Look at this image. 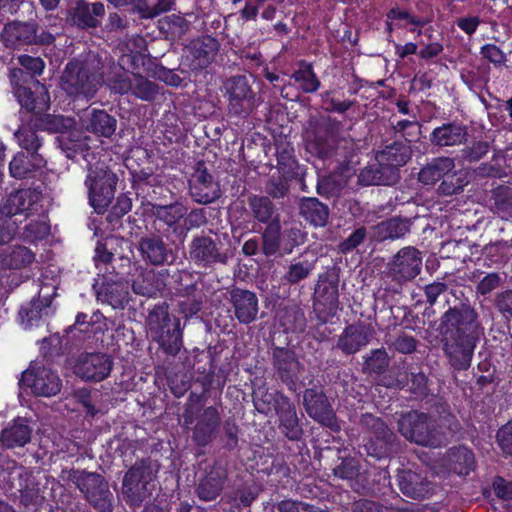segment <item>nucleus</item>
Wrapping results in <instances>:
<instances>
[{
    "label": "nucleus",
    "mask_w": 512,
    "mask_h": 512,
    "mask_svg": "<svg viewBox=\"0 0 512 512\" xmlns=\"http://www.w3.org/2000/svg\"><path fill=\"white\" fill-rule=\"evenodd\" d=\"M40 192L32 189H20L11 193L0 208L11 218L24 214L40 200Z\"/></svg>",
    "instance_id": "obj_38"
},
{
    "label": "nucleus",
    "mask_w": 512,
    "mask_h": 512,
    "mask_svg": "<svg viewBox=\"0 0 512 512\" xmlns=\"http://www.w3.org/2000/svg\"><path fill=\"white\" fill-rule=\"evenodd\" d=\"M151 212L157 220L173 227L186 215L187 208L179 202L169 205L152 204Z\"/></svg>",
    "instance_id": "obj_53"
},
{
    "label": "nucleus",
    "mask_w": 512,
    "mask_h": 512,
    "mask_svg": "<svg viewBox=\"0 0 512 512\" xmlns=\"http://www.w3.org/2000/svg\"><path fill=\"white\" fill-rule=\"evenodd\" d=\"M227 480V471L219 465L213 468L203 477L197 486V495L203 501H213L222 492Z\"/></svg>",
    "instance_id": "obj_35"
},
{
    "label": "nucleus",
    "mask_w": 512,
    "mask_h": 512,
    "mask_svg": "<svg viewBox=\"0 0 512 512\" xmlns=\"http://www.w3.org/2000/svg\"><path fill=\"white\" fill-rule=\"evenodd\" d=\"M38 127L34 126V121L30 119L20 126L14 133L18 145L27 153H39L42 146V139L38 136Z\"/></svg>",
    "instance_id": "obj_48"
},
{
    "label": "nucleus",
    "mask_w": 512,
    "mask_h": 512,
    "mask_svg": "<svg viewBox=\"0 0 512 512\" xmlns=\"http://www.w3.org/2000/svg\"><path fill=\"white\" fill-rule=\"evenodd\" d=\"M467 127L456 123L448 122L433 129L430 134V143L439 148L460 146L467 141Z\"/></svg>",
    "instance_id": "obj_30"
},
{
    "label": "nucleus",
    "mask_w": 512,
    "mask_h": 512,
    "mask_svg": "<svg viewBox=\"0 0 512 512\" xmlns=\"http://www.w3.org/2000/svg\"><path fill=\"white\" fill-rule=\"evenodd\" d=\"M104 15L103 3L76 0L68 11V20L78 28L89 29L98 27Z\"/></svg>",
    "instance_id": "obj_26"
},
{
    "label": "nucleus",
    "mask_w": 512,
    "mask_h": 512,
    "mask_svg": "<svg viewBox=\"0 0 512 512\" xmlns=\"http://www.w3.org/2000/svg\"><path fill=\"white\" fill-rule=\"evenodd\" d=\"M422 253L413 246L401 248L386 264L383 276L397 288L415 279L421 272Z\"/></svg>",
    "instance_id": "obj_9"
},
{
    "label": "nucleus",
    "mask_w": 512,
    "mask_h": 512,
    "mask_svg": "<svg viewBox=\"0 0 512 512\" xmlns=\"http://www.w3.org/2000/svg\"><path fill=\"white\" fill-rule=\"evenodd\" d=\"M137 248L142 259L153 266H162L172 263L174 257L172 250L161 236L156 234L145 235L138 241Z\"/></svg>",
    "instance_id": "obj_25"
},
{
    "label": "nucleus",
    "mask_w": 512,
    "mask_h": 512,
    "mask_svg": "<svg viewBox=\"0 0 512 512\" xmlns=\"http://www.w3.org/2000/svg\"><path fill=\"white\" fill-rule=\"evenodd\" d=\"M411 225L410 219L393 217L372 226L371 238L377 242L401 239L410 232Z\"/></svg>",
    "instance_id": "obj_33"
},
{
    "label": "nucleus",
    "mask_w": 512,
    "mask_h": 512,
    "mask_svg": "<svg viewBox=\"0 0 512 512\" xmlns=\"http://www.w3.org/2000/svg\"><path fill=\"white\" fill-rule=\"evenodd\" d=\"M292 78L305 93H313L320 86V81L313 72L311 64L305 62L300 63L299 69L293 73Z\"/></svg>",
    "instance_id": "obj_60"
},
{
    "label": "nucleus",
    "mask_w": 512,
    "mask_h": 512,
    "mask_svg": "<svg viewBox=\"0 0 512 512\" xmlns=\"http://www.w3.org/2000/svg\"><path fill=\"white\" fill-rule=\"evenodd\" d=\"M315 263V259H308L306 257L293 260L283 275V280L289 285L298 284L310 276L315 269Z\"/></svg>",
    "instance_id": "obj_52"
},
{
    "label": "nucleus",
    "mask_w": 512,
    "mask_h": 512,
    "mask_svg": "<svg viewBox=\"0 0 512 512\" xmlns=\"http://www.w3.org/2000/svg\"><path fill=\"white\" fill-rule=\"evenodd\" d=\"M157 464L150 458L141 459L125 473L122 495L129 506L138 507L152 495Z\"/></svg>",
    "instance_id": "obj_6"
},
{
    "label": "nucleus",
    "mask_w": 512,
    "mask_h": 512,
    "mask_svg": "<svg viewBox=\"0 0 512 512\" xmlns=\"http://www.w3.org/2000/svg\"><path fill=\"white\" fill-rule=\"evenodd\" d=\"M252 397L255 409L263 415H268L273 408L275 411L277 410L280 397L287 396L281 391L271 392L265 385H262L254 389Z\"/></svg>",
    "instance_id": "obj_50"
},
{
    "label": "nucleus",
    "mask_w": 512,
    "mask_h": 512,
    "mask_svg": "<svg viewBox=\"0 0 512 512\" xmlns=\"http://www.w3.org/2000/svg\"><path fill=\"white\" fill-rule=\"evenodd\" d=\"M477 311L470 304L450 307L440 319L444 337H480L483 330Z\"/></svg>",
    "instance_id": "obj_8"
},
{
    "label": "nucleus",
    "mask_w": 512,
    "mask_h": 512,
    "mask_svg": "<svg viewBox=\"0 0 512 512\" xmlns=\"http://www.w3.org/2000/svg\"><path fill=\"white\" fill-rule=\"evenodd\" d=\"M333 169L334 171L331 174L318 179L317 192L322 196H337L347 185L348 175L344 172H349V166L336 169L334 167Z\"/></svg>",
    "instance_id": "obj_43"
},
{
    "label": "nucleus",
    "mask_w": 512,
    "mask_h": 512,
    "mask_svg": "<svg viewBox=\"0 0 512 512\" xmlns=\"http://www.w3.org/2000/svg\"><path fill=\"white\" fill-rule=\"evenodd\" d=\"M189 260L196 267L214 269L216 265H227L231 255L220 240L208 235L195 236L189 245Z\"/></svg>",
    "instance_id": "obj_10"
},
{
    "label": "nucleus",
    "mask_w": 512,
    "mask_h": 512,
    "mask_svg": "<svg viewBox=\"0 0 512 512\" xmlns=\"http://www.w3.org/2000/svg\"><path fill=\"white\" fill-rule=\"evenodd\" d=\"M160 30L171 39H179L189 28L188 21L179 15H168L159 21Z\"/></svg>",
    "instance_id": "obj_58"
},
{
    "label": "nucleus",
    "mask_w": 512,
    "mask_h": 512,
    "mask_svg": "<svg viewBox=\"0 0 512 512\" xmlns=\"http://www.w3.org/2000/svg\"><path fill=\"white\" fill-rule=\"evenodd\" d=\"M450 468L460 474L467 475L474 465V454L465 447L451 449L449 452Z\"/></svg>",
    "instance_id": "obj_55"
},
{
    "label": "nucleus",
    "mask_w": 512,
    "mask_h": 512,
    "mask_svg": "<svg viewBox=\"0 0 512 512\" xmlns=\"http://www.w3.org/2000/svg\"><path fill=\"white\" fill-rule=\"evenodd\" d=\"M189 191L194 201L200 204H209L221 197L218 182L214 180L203 163H198L191 175Z\"/></svg>",
    "instance_id": "obj_22"
},
{
    "label": "nucleus",
    "mask_w": 512,
    "mask_h": 512,
    "mask_svg": "<svg viewBox=\"0 0 512 512\" xmlns=\"http://www.w3.org/2000/svg\"><path fill=\"white\" fill-rule=\"evenodd\" d=\"M103 65L96 56L68 62L61 76V88L74 97L90 99L103 83Z\"/></svg>",
    "instance_id": "obj_3"
},
{
    "label": "nucleus",
    "mask_w": 512,
    "mask_h": 512,
    "mask_svg": "<svg viewBox=\"0 0 512 512\" xmlns=\"http://www.w3.org/2000/svg\"><path fill=\"white\" fill-rule=\"evenodd\" d=\"M281 235L280 215H276L261 234V251L266 257L275 256L280 251Z\"/></svg>",
    "instance_id": "obj_44"
},
{
    "label": "nucleus",
    "mask_w": 512,
    "mask_h": 512,
    "mask_svg": "<svg viewBox=\"0 0 512 512\" xmlns=\"http://www.w3.org/2000/svg\"><path fill=\"white\" fill-rule=\"evenodd\" d=\"M455 168L451 157H437L427 163L419 172V181L425 185H433Z\"/></svg>",
    "instance_id": "obj_42"
},
{
    "label": "nucleus",
    "mask_w": 512,
    "mask_h": 512,
    "mask_svg": "<svg viewBox=\"0 0 512 512\" xmlns=\"http://www.w3.org/2000/svg\"><path fill=\"white\" fill-rule=\"evenodd\" d=\"M491 210L502 219L512 218V187L498 185L491 190Z\"/></svg>",
    "instance_id": "obj_45"
},
{
    "label": "nucleus",
    "mask_w": 512,
    "mask_h": 512,
    "mask_svg": "<svg viewBox=\"0 0 512 512\" xmlns=\"http://www.w3.org/2000/svg\"><path fill=\"white\" fill-rule=\"evenodd\" d=\"M112 367L113 360L105 353H83L74 365V373L85 381L100 382L110 375Z\"/></svg>",
    "instance_id": "obj_18"
},
{
    "label": "nucleus",
    "mask_w": 512,
    "mask_h": 512,
    "mask_svg": "<svg viewBox=\"0 0 512 512\" xmlns=\"http://www.w3.org/2000/svg\"><path fill=\"white\" fill-rule=\"evenodd\" d=\"M19 479L25 477V484L19 489L20 503L24 507L37 506L42 501L39 485L26 472H18Z\"/></svg>",
    "instance_id": "obj_56"
},
{
    "label": "nucleus",
    "mask_w": 512,
    "mask_h": 512,
    "mask_svg": "<svg viewBox=\"0 0 512 512\" xmlns=\"http://www.w3.org/2000/svg\"><path fill=\"white\" fill-rule=\"evenodd\" d=\"M46 165V160L40 153L18 152L10 161V175L16 179L32 177Z\"/></svg>",
    "instance_id": "obj_34"
},
{
    "label": "nucleus",
    "mask_w": 512,
    "mask_h": 512,
    "mask_svg": "<svg viewBox=\"0 0 512 512\" xmlns=\"http://www.w3.org/2000/svg\"><path fill=\"white\" fill-rule=\"evenodd\" d=\"M399 171L388 165H382L381 162L365 167L361 170L358 179L362 185H394L399 180Z\"/></svg>",
    "instance_id": "obj_37"
},
{
    "label": "nucleus",
    "mask_w": 512,
    "mask_h": 512,
    "mask_svg": "<svg viewBox=\"0 0 512 512\" xmlns=\"http://www.w3.org/2000/svg\"><path fill=\"white\" fill-rule=\"evenodd\" d=\"M59 147L70 159L74 158L77 153L83 152L88 147V136H82L78 130H67L58 138Z\"/></svg>",
    "instance_id": "obj_51"
},
{
    "label": "nucleus",
    "mask_w": 512,
    "mask_h": 512,
    "mask_svg": "<svg viewBox=\"0 0 512 512\" xmlns=\"http://www.w3.org/2000/svg\"><path fill=\"white\" fill-rule=\"evenodd\" d=\"M375 335L374 328L365 323L348 325L338 337L335 348L345 355H352L367 346Z\"/></svg>",
    "instance_id": "obj_23"
},
{
    "label": "nucleus",
    "mask_w": 512,
    "mask_h": 512,
    "mask_svg": "<svg viewBox=\"0 0 512 512\" xmlns=\"http://www.w3.org/2000/svg\"><path fill=\"white\" fill-rule=\"evenodd\" d=\"M299 214L312 226L324 227L328 223L329 208L317 198H302L299 203Z\"/></svg>",
    "instance_id": "obj_41"
},
{
    "label": "nucleus",
    "mask_w": 512,
    "mask_h": 512,
    "mask_svg": "<svg viewBox=\"0 0 512 512\" xmlns=\"http://www.w3.org/2000/svg\"><path fill=\"white\" fill-rule=\"evenodd\" d=\"M272 365L277 378L290 391H296L302 366L295 352L284 347H274L272 349Z\"/></svg>",
    "instance_id": "obj_20"
},
{
    "label": "nucleus",
    "mask_w": 512,
    "mask_h": 512,
    "mask_svg": "<svg viewBox=\"0 0 512 512\" xmlns=\"http://www.w3.org/2000/svg\"><path fill=\"white\" fill-rule=\"evenodd\" d=\"M265 192L269 198H284L290 192L289 180L283 176H271L265 184Z\"/></svg>",
    "instance_id": "obj_64"
},
{
    "label": "nucleus",
    "mask_w": 512,
    "mask_h": 512,
    "mask_svg": "<svg viewBox=\"0 0 512 512\" xmlns=\"http://www.w3.org/2000/svg\"><path fill=\"white\" fill-rule=\"evenodd\" d=\"M59 478L66 484L73 483L98 512H113V494L108 482L101 474L78 469H63Z\"/></svg>",
    "instance_id": "obj_4"
},
{
    "label": "nucleus",
    "mask_w": 512,
    "mask_h": 512,
    "mask_svg": "<svg viewBox=\"0 0 512 512\" xmlns=\"http://www.w3.org/2000/svg\"><path fill=\"white\" fill-rule=\"evenodd\" d=\"M132 208V201L130 197L125 194H120L116 203L112 206L109 211L106 220L111 225L112 229H116L121 226V219L126 215Z\"/></svg>",
    "instance_id": "obj_62"
},
{
    "label": "nucleus",
    "mask_w": 512,
    "mask_h": 512,
    "mask_svg": "<svg viewBox=\"0 0 512 512\" xmlns=\"http://www.w3.org/2000/svg\"><path fill=\"white\" fill-rule=\"evenodd\" d=\"M248 206L252 217L259 223L267 224L275 219V204L268 196L250 195L248 197Z\"/></svg>",
    "instance_id": "obj_46"
},
{
    "label": "nucleus",
    "mask_w": 512,
    "mask_h": 512,
    "mask_svg": "<svg viewBox=\"0 0 512 512\" xmlns=\"http://www.w3.org/2000/svg\"><path fill=\"white\" fill-rule=\"evenodd\" d=\"M145 325L148 337L157 343L166 355L175 357L180 352L183 346V329L180 319L169 313L166 302L149 310Z\"/></svg>",
    "instance_id": "obj_2"
},
{
    "label": "nucleus",
    "mask_w": 512,
    "mask_h": 512,
    "mask_svg": "<svg viewBox=\"0 0 512 512\" xmlns=\"http://www.w3.org/2000/svg\"><path fill=\"white\" fill-rule=\"evenodd\" d=\"M134 73H128L123 68L115 67L106 79V84L114 93L124 95L130 93Z\"/></svg>",
    "instance_id": "obj_59"
},
{
    "label": "nucleus",
    "mask_w": 512,
    "mask_h": 512,
    "mask_svg": "<svg viewBox=\"0 0 512 512\" xmlns=\"http://www.w3.org/2000/svg\"><path fill=\"white\" fill-rule=\"evenodd\" d=\"M1 39L8 48H17L29 44H51L54 36L47 31L37 33L34 22L13 21L5 25Z\"/></svg>",
    "instance_id": "obj_15"
},
{
    "label": "nucleus",
    "mask_w": 512,
    "mask_h": 512,
    "mask_svg": "<svg viewBox=\"0 0 512 512\" xmlns=\"http://www.w3.org/2000/svg\"><path fill=\"white\" fill-rule=\"evenodd\" d=\"M34 260V254L25 246L15 245L0 254V265L7 269H21Z\"/></svg>",
    "instance_id": "obj_47"
},
{
    "label": "nucleus",
    "mask_w": 512,
    "mask_h": 512,
    "mask_svg": "<svg viewBox=\"0 0 512 512\" xmlns=\"http://www.w3.org/2000/svg\"><path fill=\"white\" fill-rule=\"evenodd\" d=\"M50 303L51 300L39 297L22 306L18 316L24 329L43 326L45 324V317L49 313Z\"/></svg>",
    "instance_id": "obj_39"
},
{
    "label": "nucleus",
    "mask_w": 512,
    "mask_h": 512,
    "mask_svg": "<svg viewBox=\"0 0 512 512\" xmlns=\"http://www.w3.org/2000/svg\"><path fill=\"white\" fill-rule=\"evenodd\" d=\"M411 139L394 141L376 153L375 160L399 171L412 156Z\"/></svg>",
    "instance_id": "obj_32"
},
{
    "label": "nucleus",
    "mask_w": 512,
    "mask_h": 512,
    "mask_svg": "<svg viewBox=\"0 0 512 512\" xmlns=\"http://www.w3.org/2000/svg\"><path fill=\"white\" fill-rule=\"evenodd\" d=\"M359 424L366 433L363 448L367 455L382 459L397 450V436L381 418L365 413L361 415Z\"/></svg>",
    "instance_id": "obj_7"
},
{
    "label": "nucleus",
    "mask_w": 512,
    "mask_h": 512,
    "mask_svg": "<svg viewBox=\"0 0 512 512\" xmlns=\"http://www.w3.org/2000/svg\"><path fill=\"white\" fill-rule=\"evenodd\" d=\"M97 299L114 309H124L129 302V287L125 281L105 280L97 290Z\"/></svg>",
    "instance_id": "obj_36"
},
{
    "label": "nucleus",
    "mask_w": 512,
    "mask_h": 512,
    "mask_svg": "<svg viewBox=\"0 0 512 512\" xmlns=\"http://www.w3.org/2000/svg\"><path fill=\"white\" fill-rule=\"evenodd\" d=\"M303 405L307 414L321 425L333 431L340 429L333 408L322 391L306 389L303 394Z\"/></svg>",
    "instance_id": "obj_19"
},
{
    "label": "nucleus",
    "mask_w": 512,
    "mask_h": 512,
    "mask_svg": "<svg viewBox=\"0 0 512 512\" xmlns=\"http://www.w3.org/2000/svg\"><path fill=\"white\" fill-rule=\"evenodd\" d=\"M224 95L228 100L230 115L247 117L256 107V94L245 75H235L223 83Z\"/></svg>",
    "instance_id": "obj_11"
},
{
    "label": "nucleus",
    "mask_w": 512,
    "mask_h": 512,
    "mask_svg": "<svg viewBox=\"0 0 512 512\" xmlns=\"http://www.w3.org/2000/svg\"><path fill=\"white\" fill-rule=\"evenodd\" d=\"M280 432L289 440L297 441L303 434L294 403L288 397H280L277 410Z\"/></svg>",
    "instance_id": "obj_28"
},
{
    "label": "nucleus",
    "mask_w": 512,
    "mask_h": 512,
    "mask_svg": "<svg viewBox=\"0 0 512 512\" xmlns=\"http://www.w3.org/2000/svg\"><path fill=\"white\" fill-rule=\"evenodd\" d=\"M130 93L142 101L152 102L160 93V86L141 74H133Z\"/></svg>",
    "instance_id": "obj_54"
},
{
    "label": "nucleus",
    "mask_w": 512,
    "mask_h": 512,
    "mask_svg": "<svg viewBox=\"0 0 512 512\" xmlns=\"http://www.w3.org/2000/svg\"><path fill=\"white\" fill-rule=\"evenodd\" d=\"M276 157L280 170L289 172L294 169L296 164L294 148L289 142L281 140L276 143Z\"/></svg>",
    "instance_id": "obj_63"
},
{
    "label": "nucleus",
    "mask_w": 512,
    "mask_h": 512,
    "mask_svg": "<svg viewBox=\"0 0 512 512\" xmlns=\"http://www.w3.org/2000/svg\"><path fill=\"white\" fill-rule=\"evenodd\" d=\"M390 358L384 348L372 350L364 359L363 373L368 375H380L389 366Z\"/></svg>",
    "instance_id": "obj_57"
},
{
    "label": "nucleus",
    "mask_w": 512,
    "mask_h": 512,
    "mask_svg": "<svg viewBox=\"0 0 512 512\" xmlns=\"http://www.w3.org/2000/svg\"><path fill=\"white\" fill-rule=\"evenodd\" d=\"M402 494L414 500H422L432 493V483L426 476L412 470H402L397 475Z\"/></svg>",
    "instance_id": "obj_27"
},
{
    "label": "nucleus",
    "mask_w": 512,
    "mask_h": 512,
    "mask_svg": "<svg viewBox=\"0 0 512 512\" xmlns=\"http://www.w3.org/2000/svg\"><path fill=\"white\" fill-rule=\"evenodd\" d=\"M228 300L240 324L248 325L257 319L259 300L254 292L235 287L229 291Z\"/></svg>",
    "instance_id": "obj_24"
},
{
    "label": "nucleus",
    "mask_w": 512,
    "mask_h": 512,
    "mask_svg": "<svg viewBox=\"0 0 512 512\" xmlns=\"http://www.w3.org/2000/svg\"><path fill=\"white\" fill-rule=\"evenodd\" d=\"M342 123L332 117L310 119L305 132L307 151L328 165L344 168L353 164L356 144L347 138H340Z\"/></svg>",
    "instance_id": "obj_1"
},
{
    "label": "nucleus",
    "mask_w": 512,
    "mask_h": 512,
    "mask_svg": "<svg viewBox=\"0 0 512 512\" xmlns=\"http://www.w3.org/2000/svg\"><path fill=\"white\" fill-rule=\"evenodd\" d=\"M31 118L34 121V126L38 127L39 130L60 133V135L71 129L75 124L73 118L62 115H34Z\"/></svg>",
    "instance_id": "obj_49"
},
{
    "label": "nucleus",
    "mask_w": 512,
    "mask_h": 512,
    "mask_svg": "<svg viewBox=\"0 0 512 512\" xmlns=\"http://www.w3.org/2000/svg\"><path fill=\"white\" fill-rule=\"evenodd\" d=\"M338 297V279L321 275L314 292L313 309L322 323L336 314Z\"/></svg>",
    "instance_id": "obj_17"
},
{
    "label": "nucleus",
    "mask_w": 512,
    "mask_h": 512,
    "mask_svg": "<svg viewBox=\"0 0 512 512\" xmlns=\"http://www.w3.org/2000/svg\"><path fill=\"white\" fill-rule=\"evenodd\" d=\"M32 431L27 419L18 417L1 431L0 443L7 449L24 447L31 441Z\"/></svg>",
    "instance_id": "obj_31"
},
{
    "label": "nucleus",
    "mask_w": 512,
    "mask_h": 512,
    "mask_svg": "<svg viewBox=\"0 0 512 512\" xmlns=\"http://www.w3.org/2000/svg\"><path fill=\"white\" fill-rule=\"evenodd\" d=\"M20 383L36 396L52 397L61 391L62 381L52 369L31 365L22 373Z\"/></svg>",
    "instance_id": "obj_16"
},
{
    "label": "nucleus",
    "mask_w": 512,
    "mask_h": 512,
    "mask_svg": "<svg viewBox=\"0 0 512 512\" xmlns=\"http://www.w3.org/2000/svg\"><path fill=\"white\" fill-rule=\"evenodd\" d=\"M479 337L443 338V351L449 365L458 371L467 370L471 366L472 357Z\"/></svg>",
    "instance_id": "obj_21"
},
{
    "label": "nucleus",
    "mask_w": 512,
    "mask_h": 512,
    "mask_svg": "<svg viewBox=\"0 0 512 512\" xmlns=\"http://www.w3.org/2000/svg\"><path fill=\"white\" fill-rule=\"evenodd\" d=\"M116 7L130 6L141 18H154L171 9L172 0H108Z\"/></svg>",
    "instance_id": "obj_40"
},
{
    "label": "nucleus",
    "mask_w": 512,
    "mask_h": 512,
    "mask_svg": "<svg viewBox=\"0 0 512 512\" xmlns=\"http://www.w3.org/2000/svg\"><path fill=\"white\" fill-rule=\"evenodd\" d=\"M219 49V41L210 35L192 39L183 48L182 65L191 71H202L215 60Z\"/></svg>",
    "instance_id": "obj_14"
},
{
    "label": "nucleus",
    "mask_w": 512,
    "mask_h": 512,
    "mask_svg": "<svg viewBox=\"0 0 512 512\" xmlns=\"http://www.w3.org/2000/svg\"><path fill=\"white\" fill-rule=\"evenodd\" d=\"M399 432L409 441L423 446L437 444L434 421L425 413L410 411L398 420Z\"/></svg>",
    "instance_id": "obj_13"
},
{
    "label": "nucleus",
    "mask_w": 512,
    "mask_h": 512,
    "mask_svg": "<svg viewBox=\"0 0 512 512\" xmlns=\"http://www.w3.org/2000/svg\"><path fill=\"white\" fill-rule=\"evenodd\" d=\"M200 408L188 405L183 413L184 425H191L196 420L192 431V439L199 446H206L216 437L220 426V413L214 406L205 408L197 417Z\"/></svg>",
    "instance_id": "obj_12"
},
{
    "label": "nucleus",
    "mask_w": 512,
    "mask_h": 512,
    "mask_svg": "<svg viewBox=\"0 0 512 512\" xmlns=\"http://www.w3.org/2000/svg\"><path fill=\"white\" fill-rule=\"evenodd\" d=\"M118 178L104 161H88L85 186L90 205L103 214L114 199Z\"/></svg>",
    "instance_id": "obj_5"
},
{
    "label": "nucleus",
    "mask_w": 512,
    "mask_h": 512,
    "mask_svg": "<svg viewBox=\"0 0 512 512\" xmlns=\"http://www.w3.org/2000/svg\"><path fill=\"white\" fill-rule=\"evenodd\" d=\"M489 66H473L470 69H463L461 71L462 81L471 89H477L482 85L487 84L489 77Z\"/></svg>",
    "instance_id": "obj_61"
},
{
    "label": "nucleus",
    "mask_w": 512,
    "mask_h": 512,
    "mask_svg": "<svg viewBox=\"0 0 512 512\" xmlns=\"http://www.w3.org/2000/svg\"><path fill=\"white\" fill-rule=\"evenodd\" d=\"M81 127L97 137L110 138L116 131L117 120L105 110L92 109L80 119Z\"/></svg>",
    "instance_id": "obj_29"
}]
</instances>
